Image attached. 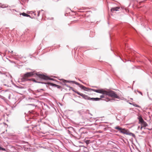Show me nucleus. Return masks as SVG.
Returning a JSON list of instances; mask_svg holds the SVG:
<instances>
[{
	"instance_id": "nucleus-1",
	"label": "nucleus",
	"mask_w": 152,
	"mask_h": 152,
	"mask_svg": "<svg viewBox=\"0 0 152 152\" xmlns=\"http://www.w3.org/2000/svg\"><path fill=\"white\" fill-rule=\"evenodd\" d=\"M68 128L73 131V134H72V135L77 139L83 138L84 136V134L87 133L85 131V128L84 127H82L80 129L78 128L75 129L70 126L68 127Z\"/></svg>"
},
{
	"instance_id": "nucleus-2",
	"label": "nucleus",
	"mask_w": 152,
	"mask_h": 152,
	"mask_svg": "<svg viewBox=\"0 0 152 152\" xmlns=\"http://www.w3.org/2000/svg\"><path fill=\"white\" fill-rule=\"evenodd\" d=\"M104 94L115 98L119 99L120 98V97L116 94L115 92L112 91H107L105 90Z\"/></svg>"
},
{
	"instance_id": "nucleus-3",
	"label": "nucleus",
	"mask_w": 152,
	"mask_h": 152,
	"mask_svg": "<svg viewBox=\"0 0 152 152\" xmlns=\"http://www.w3.org/2000/svg\"><path fill=\"white\" fill-rule=\"evenodd\" d=\"M37 73L39 74V73ZM36 74H37V73L34 72H27L24 74L23 77V79H24V80H30L29 79L27 80L26 78L28 77H31L33 75L34 76H38V75H36Z\"/></svg>"
},
{
	"instance_id": "nucleus-4",
	"label": "nucleus",
	"mask_w": 152,
	"mask_h": 152,
	"mask_svg": "<svg viewBox=\"0 0 152 152\" xmlns=\"http://www.w3.org/2000/svg\"><path fill=\"white\" fill-rule=\"evenodd\" d=\"M87 90H86V91H91L96 92L97 93L102 94H104L105 91V90L102 88H101L99 89L96 90L94 89L87 88Z\"/></svg>"
},
{
	"instance_id": "nucleus-5",
	"label": "nucleus",
	"mask_w": 152,
	"mask_h": 152,
	"mask_svg": "<svg viewBox=\"0 0 152 152\" xmlns=\"http://www.w3.org/2000/svg\"><path fill=\"white\" fill-rule=\"evenodd\" d=\"M36 75L38 76V77L41 79H42L45 80H53V78H50L48 76L45 75L43 74H36Z\"/></svg>"
},
{
	"instance_id": "nucleus-6",
	"label": "nucleus",
	"mask_w": 152,
	"mask_h": 152,
	"mask_svg": "<svg viewBox=\"0 0 152 152\" xmlns=\"http://www.w3.org/2000/svg\"><path fill=\"white\" fill-rule=\"evenodd\" d=\"M84 99L86 100H91L92 101H97L100 100L101 99L99 98H91L88 96L86 95Z\"/></svg>"
},
{
	"instance_id": "nucleus-7",
	"label": "nucleus",
	"mask_w": 152,
	"mask_h": 152,
	"mask_svg": "<svg viewBox=\"0 0 152 152\" xmlns=\"http://www.w3.org/2000/svg\"><path fill=\"white\" fill-rule=\"evenodd\" d=\"M73 83H75V84L76 85H78L80 88H81L84 90L85 91H86V89H87V88L85 86H83L82 85H81L79 83L76 82L75 81H73Z\"/></svg>"
},
{
	"instance_id": "nucleus-8",
	"label": "nucleus",
	"mask_w": 152,
	"mask_h": 152,
	"mask_svg": "<svg viewBox=\"0 0 152 152\" xmlns=\"http://www.w3.org/2000/svg\"><path fill=\"white\" fill-rule=\"evenodd\" d=\"M47 83V84L49 85H50L51 86H52L56 87L60 89L61 88V86H60L56 84H55L50 83Z\"/></svg>"
},
{
	"instance_id": "nucleus-9",
	"label": "nucleus",
	"mask_w": 152,
	"mask_h": 152,
	"mask_svg": "<svg viewBox=\"0 0 152 152\" xmlns=\"http://www.w3.org/2000/svg\"><path fill=\"white\" fill-rule=\"evenodd\" d=\"M129 132V131L128 130H126L125 128H122V129L120 132L124 134H126L127 135Z\"/></svg>"
},
{
	"instance_id": "nucleus-10",
	"label": "nucleus",
	"mask_w": 152,
	"mask_h": 152,
	"mask_svg": "<svg viewBox=\"0 0 152 152\" xmlns=\"http://www.w3.org/2000/svg\"><path fill=\"white\" fill-rule=\"evenodd\" d=\"M72 91L75 93H76L77 94H78L80 95L84 99L86 94H83L82 93H81L77 91H75L74 89H73Z\"/></svg>"
},
{
	"instance_id": "nucleus-11",
	"label": "nucleus",
	"mask_w": 152,
	"mask_h": 152,
	"mask_svg": "<svg viewBox=\"0 0 152 152\" xmlns=\"http://www.w3.org/2000/svg\"><path fill=\"white\" fill-rule=\"evenodd\" d=\"M120 7H112L111 9V11L112 12H113L115 11H117L118 10V9H119Z\"/></svg>"
},
{
	"instance_id": "nucleus-12",
	"label": "nucleus",
	"mask_w": 152,
	"mask_h": 152,
	"mask_svg": "<svg viewBox=\"0 0 152 152\" xmlns=\"http://www.w3.org/2000/svg\"><path fill=\"white\" fill-rule=\"evenodd\" d=\"M20 15H22L24 16L27 17H29L31 19H33L34 18V17H31L29 15L25 13V12H23L21 13H20Z\"/></svg>"
},
{
	"instance_id": "nucleus-13",
	"label": "nucleus",
	"mask_w": 152,
	"mask_h": 152,
	"mask_svg": "<svg viewBox=\"0 0 152 152\" xmlns=\"http://www.w3.org/2000/svg\"><path fill=\"white\" fill-rule=\"evenodd\" d=\"M139 120V123L142 124L144 121L141 117H140L138 118Z\"/></svg>"
},
{
	"instance_id": "nucleus-14",
	"label": "nucleus",
	"mask_w": 152,
	"mask_h": 152,
	"mask_svg": "<svg viewBox=\"0 0 152 152\" xmlns=\"http://www.w3.org/2000/svg\"><path fill=\"white\" fill-rule=\"evenodd\" d=\"M9 7V5L7 4H1L0 5V7L3 8L8 7Z\"/></svg>"
},
{
	"instance_id": "nucleus-15",
	"label": "nucleus",
	"mask_w": 152,
	"mask_h": 152,
	"mask_svg": "<svg viewBox=\"0 0 152 152\" xmlns=\"http://www.w3.org/2000/svg\"><path fill=\"white\" fill-rule=\"evenodd\" d=\"M33 81L34 82L36 83H42V84H45L46 85H47V83H45V82H40V81H37L35 80V79H34L33 80Z\"/></svg>"
},
{
	"instance_id": "nucleus-16",
	"label": "nucleus",
	"mask_w": 152,
	"mask_h": 152,
	"mask_svg": "<svg viewBox=\"0 0 152 152\" xmlns=\"http://www.w3.org/2000/svg\"><path fill=\"white\" fill-rule=\"evenodd\" d=\"M141 125L145 127L148 126V124L146 122L144 121L142 124H141Z\"/></svg>"
},
{
	"instance_id": "nucleus-17",
	"label": "nucleus",
	"mask_w": 152,
	"mask_h": 152,
	"mask_svg": "<svg viewBox=\"0 0 152 152\" xmlns=\"http://www.w3.org/2000/svg\"><path fill=\"white\" fill-rule=\"evenodd\" d=\"M127 135L131 136H132L133 137H134V138L135 137V134L132 133L130 132L129 131V132H128Z\"/></svg>"
},
{
	"instance_id": "nucleus-18",
	"label": "nucleus",
	"mask_w": 152,
	"mask_h": 152,
	"mask_svg": "<svg viewBox=\"0 0 152 152\" xmlns=\"http://www.w3.org/2000/svg\"><path fill=\"white\" fill-rule=\"evenodd\" d=\"M81 147L83 148L84 151L87 152L88 151V149L86 147H85L84 146H81Z\"/></svg>"
},
{
	"instance_id": "nucleus-19",
	"label": "nucleus",
	"mask_w": 152,
	"mask_h": 152,
	"mask_svg": "<svg viewBox=\"0 0 152 152\" xmlns=\"http://www.w3.org/2000/svg\"><path fill=\"white\" fill-rule=\"evenodd\" d=\"M115 129H118V131H119V132H120L121 130L122 129V128L120 127L119 126H117L115 127Z\"/></svg>"
},
{
	"instance_id": "nucleus-20",
	"label": "nucleus",
	"mask_w": 152,
	"mask_h": 152,
	"mask_svg": "<svg viewBox=\"0 0 152 152\" xmlns=\"http://www.w3.org/2000/svg\"><path fill=\"white\" fill-rule=\"evenodd\" d=\"M12 94L11 93H10L9 94V96L8 98L9 99H11L13 97H12Z\"/></svg>"
},
{
	"instance_id": "nucleus-21",
	"label": "nucleus",
	"mask_w": 152,
	"mask_h": 152,
	"mask_svg": "<svg viewBox=\"0 0 152 152\" xmlns=\"http://www.w3.org/2000/svg\"><path fill=\"white\" fill-rule=\"evenodd\" d=\"M84 113L85 114H88L90 115L91 116L92 115L89 113V110H87L86 112H84Z\"/></svg>"
},
{
	"instance_id": "nucleus-22",
	"label": "nucleus",
	"mask_w": 152,
	"mask_h": 152,
	"mask_svg": "<svg viewBox=\"0 0 152 152\" xmlns=\"http://www.w3.org/2000/svg\"><path fill=\"white\" fill-rule=\"evenodd\" d=\"M85 142L87 145H88L90 142V140H87L85 141Z\"/></svg>"
},
{
	"instance_id": "nucleus-23",
	"label": "nucleus",
	"mask_w": 152,
	"mask_h": 152,
	"mask_svg": "<svg viewBox=\"0 0 152 152\" xmlns=\"http://www.w3.org/2000/svg\"><path fill=\"white\" fill-rule=\"evenodd\" d=\"M70 131H71V130H67V132H68V133L69 134H73V132H72Z\"/></svg>"
},
{
	"instance_id": "nucleus-24",
	"label": "nucleus",
	"mask_w": 152,
	"mask_h": 152,
	"mask_svg": "<svg viewBox=\"0 0 152 152\" xmlns=\"http://www.w3.org/2000/svg\"><path fill=\"white\" fill-rule=\"evenodd\" d=\"M0 151H5L6 149L4 148L1 147L0 146Z\"/></svg>"
},
{
	"instance_id": "nucleus-25",
	"label": "nucleus",
	"mask_w": 152,
	"mask_h": 152,
	"mask_svg": "<svg viewBox=\"0 0 152 152\" xmlns=\"http://www.w3.org/2000/svg\"><path fill=\"white\" fill-rule=\"evenodd\" d=\"M62 81L63 83L65 84L66 83H67L68 80L64 79H63Z\"/></svg>"
},
{
	"instance_id": "nucleus-26",
	"label": "nucleus",
	"mask_w": 152,
	"mask_h": 152,
	"mask_svg": "<svg viewBox=\"0 0 152 152\" xmlns=\"http://www.w3.org/2000/svg\"><path fill=\"white\" fill-rule=\"evenodd\" d=\"M133 106L136 107H140V106L137 104H134V105H133Z\"/></svg>"
},
{
	"instance_id": "nucleus-27",
	"label": "nucleus",
	"mask_w": 152,
	"mask_h": 152,
	"mask_svg": "<svg viewBox=\"0 0 152 152\" xmlns=\"http://www.w3.org/2000/svg\"><path fill=\"white\" fill-rule=\"evenodd\" d=\"M82 110H79L78 111V113L80 115H81L83 114V113H82Z\"/></svg>"
},
{
	"instance_id": "nucleus-28",
	"label": "nucleus",
	"mask_w": 152,
	"mask_h": 152,
	"mask_svg": "<svg viewBox=\"0 0 152 152\" xmlns=\"http://www.w3.org/2000/svg\"><path fill=\"white\" fill-rule=\"evenodd\" d=\"M0 55L1 56H5V53H0Z\"/></svg>"
},
{
	"instance_id": "nucleus-29",
	"label": "nucleus",
	"mask_w": 152,
	"mask_h": 152,
	"mask_svg": "<svg viewBox=\"0 0 152 152\" xmlns=\"http://www.w3.org/2000/svg\"><path fill=\"white\" fill-rule=\"evenodd\" d=\"M40 91V89H37L35 91L36 92H39Z\"/></svg>"
},
{
	"instance_id": "nucleus-30",
	"label": "nucleus",
	"mask_w": 152,
	"mask_h": 152,
	"mask_svg": "<svg viewBox=\"0 0 152 152\" xmlns=\"http://www.w3.org/2000/svg\"><path fill=\"white\" fill-rule=\"evenodd\" d=\"M73 81H70V80H68L67 83H73Z\"/></svg>"
},
{
	"instance_id": "nucleus-31",
	"label": "nucleus",
	"mask_w": 152,
	"mask_h": 152,
	"mask_svg": "<svg viewBox=\"0 0 152 152\" xmlns=\"http://www.w3.org/2000/svg\"><path fill=\"white\" fill-rule=\"evenodd\" d=\"M104 94H103V95H101L100 96V98H103L104 97Z\"/></svg>"
},
{
	"instance_id": "nucleus-32",
	"label": "nucleus",
	"mask_w": 152,
	"mask_h": 152,
	"mask_svg": "<svg viewBox=\"0 0 152 152\" xmlns=\"http://www.w3.org/2000/svg\"><path fill=\"white\" fill-rule=\"evenodd\" d=\"M40 13V11H38V14H37V17H39V16Z\"/></svg>"
},
{
	"instance_id": "nucleus-33",
	"label": "nucleus",
	"mask_w": 152,
	"mask_h": 152,
	"mask_svg": "<svg viewBox=\"0 0 152 152\" xmlns=\"http://www.w3.org/2000/svg\"><path fill=\"white\" fill-rule=\"evenodd\" d=\"M64 85L65 86H66V87L69 88L70 87V86H69L67 84H66V83L64 84Z\"/></svg>"
},
{
	"instance_id": "nucleus-34",
	"label": "nucleus",
	"mask_w": 152,
	"mask_h": 152,
	"mask_svg": "<svg viewBox=\"0 0 152 152\" xmlns=\"http://www.w3.org/2000/svg\"><path fill=\"white\" fill-rule=\"evenodd\" d=\"M28 105H32L34 107L35 106V105L34 104H28Z\"/></svg>"
},
{
	"instance_id": "nucleus-35",
	"label": "nucleus",
	"mask_w": 152,
	"mask_h": 152,
	"mask_svg": "<svg viewBox=\"0 0 152 152\" xmlns=\"http://www.w3.org/2000/svg\"><path fill=\"white\" fill-rule=\"evenodd\" d=\"M137 91V92H138L139 93L142 95V93L141 92L139 91Z\"/></svg>"
},
{
	"instance_id": "nucleus-36",
	"label": "nucleus",
	"mask_w": 152,
	"mask_h": 152,
	"mask_svg": "<svg viewBox=\"0 0 152 152\" xmlns=\"http://www.w3.org/2000/svg\"><path fill=\"white\" fill-rule=\"evenodd\" d=\"M69 88V90H72V91L73 89H74L72 87H71L70 86Z\"/></svg>"
},
{
	"instance_id": "nucleus-37",
	"label": "nucleus",
	"mask_w": 152,
	"mask_h": 152,
	"mask_svg": "<svg viewBox=\"0 0 152 152\" xmlns=\"http://www.w3.org/2000/svg\"><path fill=\"white\" fill-rule=\"evenodd\" d=\"M11 11L12 12H13L14 11H16V10L15 9H12Z\"/></svg>"
},
{
	"instance_id": "nucleus-38",
	"label": "nucleus",
	"mask_w": 152,
	"mask_h": 152,
	"mask_svg": "<svg viewBox=\"0 0 152 152\" xmlns=\"http://www.w3.org/2000/svg\"><path fill=\"white\" fill-rule=\"evenodd\" d=\"M32 93L34 95H36V93L34 91H33Z\"/></svg>"
},
{
	"instance_id": "nucleus-39",
	"label": "nucleus",
	"mask_w": 152,
	"mask_h": 152,
	"mask_svg": "<svg viewBox=\"0 0 152 152\" xmlns=\"http://www.w3.org/2000/svg\"><path fill=\"white\" fill-rule=\"evenodd\" d=\"M129 104H131V105H134V104H133V103H130V102L129 103Z\"/></svg>"
},
{
	"instance_id": "nucleus-40",
	"label": "nucleus",
	"mask_w": 152,
	"mask_h": 152,
	"mask_svg": "<svg viewBox=\"0 0 152 152\" xmlns=\"http://www.w3.org/2000/svg\"><path fill=\"white\" fill-rule=\"evenodd\" d=\"M35 11H34V12H33V13L34 14V15L35 16H36V14L35 13Z\"/></svg>"
},
{
	"instance_id": "nucleus-41",
	"label": "nucleus",
	"mask_w": 152,
	"mask_h": 152,
	"mask_svg": "<svg viewBox=\"0 0 152 152\" xmlns=\"http://www.w3.org/2000/svg\"><path fill=\"white\" fill-rule=\"evenodd\" d=\"M147 94L148 97L150 98L149 96L148 93V92L147 93Z\"/></svg>"
},
{
	"instance_id": "nucleus-42",
	"label": "nucleus",
	"mask_w": 152,
	"mask_h": 152,
	"mask_svg": "<svg viewBox=\"0 0 152 152\" xmlns=\"http://www.w3.org/2000/svg\"><path fill=\"white\" fill-rule=\"evenodd\" d=\"M77 102V103H79V104H82V103H80V102Z\"/></svg>"
},
{
	"instance_id": "nucleus-43",
	"label": "nucleus",
	"mask_w": 152,
	"mask_h": 152,
	"mask_svg": "<svg viewBox=\"0 0 152 152\" xmlns=\"http://www.w3.org/2000/svg\"><path fill=\"white\" fill-rule=\"evenodd\" d=\"M7 10H10V11H11L12 10H11V9H10V8H8L7 9Z\"/></svg>"
},
{
	"instance_id": "nucleus-44",
	"label": "nucleus",
	"mask_w": 152,
	"mask_h": 152,
	"mask_svg": "<svg viewBox=\"0 0 152 152\" xmlns=\"http://www.w3.org/2000/svg\"><path fill=\"white\" fill-rule=\"evenodd\" d=\"M40 91L41 90L44 91V89H40Z\"/></svg>"
},
{
	"instance_id": "nucleus-45",
	"label": "nucleus",
	"mask_w": 152,
	"mask_h": 152,
	"mask_svg": "<svg viewBox=\"0 0 152 152\" xmlns=\"http://www.w3.org/2000/svg\"><path fill=\"white\" fill-rule=\"evenodd\" d=\"M40 11V12H41L42 11H43V10H41Z\"/></svg>"
},
{
	"instance_id": "nucleus-46",
	"label": "nucleus",
	"mask_w": 152,
	"mask_h": 152,
	"mask_svg": "<svg viewBox=\"0 0 152 152\" xmlns=\"http://www.w3.org/2000/svg\"><path fill=\"white\" fill-rule=\"evenodd\" d=\"M88 118H92V117H89V116H88Z\"/></svg>"
},
{
	"instance_id": "nucleus-47",
	"label": "nucleus",
	"mask_w": 152,
	"mask_h": 152,
	"mask_svg": "<svg viewBox=\"0 0 152 152\" xmlns=\"http://www.w3.org/2000/svg\"><path fill=\"white\" fill-rule=\"evenodd\" d=\"M142 126H141V128H140L141 129H142Z\"/></svg>"
},
{
	"instance_id": "nucleus-48",
	"label": "nucleus",
	"mask_w": 152,
	"mask_h": 152,
	"mask_svg": "<svg viewBox=\"0 0 152 152\" xmlns=\"http://www.w3.org/2000/svg\"><path fill=\"white\" fill-rule=\"evenodd\" d=\"M12 54H13V55H15V54H14V53H12Z\"/></svg>"
},
{
	"instance_id": "nucleus-49",
	"label": "nucleus",
	"mask_w": 152,
	"mask_h": 152,
	"mask_svg": "<svg viewBox=\"0 0 152 152\" xmlns=\"http://www.w3.org/2000/svg\"><path fill=\"white\" fill-rule=\"evenodd\" d=\"M11 52L13 53V51H12Z\"/></svg>"
},
{
	"instance_id": "nucleus-50",
	"label": "nucleus",
	"mask_w": 152,
	"mask_h": 152,
	"mask_svg": "<svg viewBox=\"0 0 152 152\" xmlns=\"http://www.w3.org/2000/svg\"><path fill=\"white\" fill-rule=\"evenodd\" d=\"M95 87L96 88H97V87H96V86H95Z\"/></svg>"
}]
</instances>
